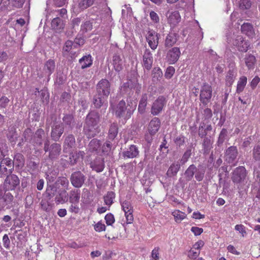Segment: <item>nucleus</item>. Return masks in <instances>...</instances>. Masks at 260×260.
<instances>
[{
  "mask_svg": "<svg viewBox=\"0 0 260 260\" xmlns=\"http://www.w3.org/2000/svg\"><path fill=\"white\" fill-rule=\"evenodd\" d=\"M227 133H228V132H227L226 129L225 128H223L221 131L219 136V137H218V142H217L218 143V145H221L223 143V142L224 141V140L225 139V137L227 136Z\"/></svg>",
  "mask_w": 260,
  "mask_h": 260,
  "instance_id": "nucleus-50",
  "label": "nucleus"
},
{
  "mask_svg": "<svg viewBox=\"0 0 260 260\" xmlns=\"http://www.w3.org/2000/svg\"><path fill=\"white\" fill-rule=\"evenodd\" d=\"M11 160L7 159H4L2 160L0 164V171L6 175H9V173L11 174Z\"/></svg>",
  "mask_w": 260,
  "mask_h": 260,
  "instance_id": "nucleus-21",
  "label": "nucleus"
},
{
  "mask_svg": "<svg viewBox=\"0 0 260 260\" xmlns=\"http://www.w3.org/2000/svg\"><path fill=\"white\" fill-rule=\"evenodd\" d=\"M247 172L245 168L243 166L238 167L234 171L232 180L235 183H239L244 181Z\"/></svg>",
  "mask_w": 260,
  "mask_h": 260,
  "instance_id": "nucleus-9",
  "label": "nucleus"
},
{
  "mask_svg": "<svg viewBox=\"0 0 260 260\" xmlns=\"http://www.w3.org/2000/svg\"><path fill=\"white\" fill-rule=\"evenodd\" d=\"M55 191V189H54L53 188H47L46 191V197L45 198L51 200V198H52L54 197Z\"/></svg>",
  "mask_w": 260,
  "mask_h": 260,
  "instance_id": "nucleus-56",
  "label": "nucleus"
},
{
  "mask_svg": "<svg viewBox=\"0 0 260 260\" xmlns=\"http://www.w3.org/2000/svg\"><path fill=\"white\" fill-rule=\"evenodd\" d=\"M74 45L73 42L69 40L65 43L62 49L63 56L71 58L75 56L76 51L74 50V49L76 47H74Z\"/></svg>",
  "mask_w": 260,
  "mask_h": 260,
  "instance_id": "nucleus-16",
  "label": "nucleus"
},
{
  "mask_svg": "<svg viewBox=\"0 0 260 260\" xmlns=\"http://www.w3.org/2000/svg\"><path fill=\"white\" fill-rule=\"evenodd\" d=\"M63 132V125L60 123H55L52 127L51 137L55 141L59 140Z\"/></svg>",
  "mask_w": 260,
  "mask_h": 260,
  "instance_id": "nucleus-17",
  "label": "nucleus"
},
{
  "mask_svg": "<svg viewBox=\"0 0 260 260\" xmlns=\"http://www.w3.org/2000/svg\"><path fill=\"white\" fill-rule=\"evenodd\" d=\"M94 228L95 231L98 232H101L105 231L106 226L101 221H99L96 224L94 225Z\"/></svg>",
  "mask_w": 260,
  "mask_h": 260,
  "instance_id": "nucleus-55",
  "label": "nucleus"
},
{
  "mask_svg": "<svg viewBox=\"0 0 260 260\" xmlns=\"http://www.w3.org/2000/svg\"><path fill=\"white\" fill-rule=\"evenodd\" d=\"M51 26L53 29H60L63 27L62 21L58 17L54 18L52 21Z\"/></svg>",
  "mask_w": 260,
  "mask_h": 260,
  "instance_id": "nucleus-42",
  "label": "nucleus"
},
{
  "mask_svg": "<svg viewBox=\"0 0 260 260\" xmlns=\"http://www.w3.org/2000/svg\"><path fill=\"white\" fill-rule=\"evenodd\" d=\"M167 16L168 17V21L171 25H175L180 21V15L177 11L168 12Z\"/></svg>",
  "mask_w": 260,
  "mask_h": 260,
  "instance_id": "nucleus-22",
  "label": "nucleus"
},
{
  "mask_svg": "<svg viewBox=\"0 0 260 260\" xmlns=\"http://www.w3.org/2000/svg\"><path fill=\"white\" fill-rule=\"evenodd\" d=\"M100 120L99 114L95 111L90 112L86 116L84 133L88 138L94 137L100 132L98 125Z\"/></svg>",
  "mask_w": 260,
  "mask_h": 260,
  "instance_id": "nucleus-2",
  "label": "nucleus"
},
{
  "mask_svg": "<svg viewBox=\"0 0 260 260\" xmlns=\"http://www.w3.org/2000/svg\"><path fill=\"white\" fill-rule=\"evenodd\" d=\"M172 215L174 217L175 221L176 222H180L182 220L185 218L186 215L184 212L180 210H176L172 213Z\"/></svg>",
  "mask_w": 260,
  "mask_h": 260,
  "instance_id": "nucleus-41",
  "label": "nucleus"
},
{
  "mask_svg": "<svg viewBox=\"0 0 260 260\" xmlns=\"http://www.w3.org/2000/svg\"><path fill=\"white\" fill-rule=\"evenodd\" d=\"M115 197V194L113 191H109L104 197V202L106 205L111 206L113 203V199Z\"/></svg>",
  "mask_w": 260,
  "mask_h": 260,
  "instance_id": "nucleus-44",
  "label": "nucleus"
},
{
  "mask_svg": "<svg viewBox=\"0 0 260 260\" xmlns=\"http://www.w3.org/2000/svg\"><path fill=\"white\" fill-rule=\"evenodd\" d=\"M235 229L236 231H239L240 233L242 234L243 237L246 234V232L245 229V227L242 224H237L235 226Z\"/></svg>",
  "mask_w": 260,
  "mask_h": 260,
  "instance_id": "nucleus-63",
  "label": "nucleus"
},
{
  "mask_svg": "<svg viewBox=\"0 0 260 260\" xmlns=\"http://www.w3.org/2000/svg\"><path fill=\"white\" fill-rule=\"evenodd\" d=\"M180 55L179 48L174 47L170 50L167 54V57L170 63H175L179 59Z\"/></svg>",
  "mask_w": 260,
  "mask_h": 260,
  "instance_id": "nucleus-18",
  "label": "nucleus"
},
{
  "mask_svg": "<svg viewBox=\"0 0 260 260\" xmlns=\"http://www.w3.org/2000/svg\"><path fill=\"white\" fill-rule=\"evenodd\" d=\"M175 73V69L173 67L170 66L166 69L165 76L167 79H170Z\"/></svg>",
  "mask_w": 260,
  "mask_h": 260,
  "instance_id": "nucleus-53",
  "label": "nucleus"
},
{
  "mask_svg": "<svg viewBox=\"0 0 260 260\" xmlns=\"http://www.w3.org/2000/svg\"><path fill=\"white\" fill-rule=\"evenodd\" d=\"M180 168V165L178 162L172 164L167 171V175L170 177L175 176L179 171Z\"/></svg>",
  "mask_w": 260,
  "mask_h": 260,
  "instance_id": "nucleus-38",
  "label": "nucleus"
},
{
  "mask_svg": "<svg viewBox=\"0 0 260 260\" xmlns=\"http://www.w3.org/2000/svg\"><path fill=\"white\" fill-rule=\"evenodd\" d=\"M68 196L71 204L78 203L80 198V190L78 189L72 190Z\"/></svg>",
  "mask_w": 260,
  "mask_h": 260,
  "instance_id": "nucleus-29",
  "label": "nucleus"
},
{
  "mask_svg": "<svg viewBox=\"0 0 260 260\" xmlns=\"http://www.w3.org/2000/svg\"><path fill=\"white\" fill-rule=\"evenodd\" d=\"M204 171H200L197 170V172H195V178L198 181H202L204 177Z\"/></svg>",
  "mask_w": 260,
  "mask_h": 260,
  "instance_id": "nucleus-62",
  "label": "nucleus"
},
{
  "mask_svg": "<svg viewBox=\"0 0 260 260\" xmlns=\"http://www.w3.org/2000/svg\"><path fill=\"white\" fill-rule=\"evenodd\" d=\"M159 247H155L152 251L151 252V257L153 260H158L159 259Z\"/></svg>",
  "mask_w": 260,
  "mask_h": 260,
  "instance_id": "nucleus-58",
  "label": "nucleus"
},
{
  "mask_svg": "<svg viewBox=\"0 0 260 260\" xmlns=\"http://www.w3.org/2000/svg\"><path fill=\"white\" fill-rule=\"evenodd\" d=\"M238 155V150L235 146H231L229 147L225 151V160L230 164L233 163L236 160Z\"/></svg>",
  "mask_w": 260,
  "mask_h": 260,
  "instance_id": "nucleus-12",
  "label": "nucleus"
},
{
  "mask_svg": "<svg viewBox=\"0 0 260 260\" xmlns=\"http://www.w3.org/2000/svg\"><path fill=\"white\" fill-rule=\"evenodd\" d=\"M84 176L80 172H76L72 174L71 181L75 187H80L84 182Z\"/></svg>",
  "mask_w": 260,
  "mask_h": 260,
  "instance_id": "nucleus-13",
  "label": "nucleus"
},
{
  "mask_svg": "<svg viewBox=\"0 0 260 260\" xmlns=\"http://www.w3.org/2000/svg\"><path fill=\"white\" fill-rule=\"evenodd\" d=\"M150 17L151 20L154 22V23H158L159 21V18L158 15V14L155 13L154 11H151L150 12Z\"/></svg>",
  "mask_w": 260,
  "mask_h": 260,
  "instance_id": "nucleus-60",
  "label": "nucleus"
},
{
  "mask_svg": "<svg viewBox=\"0 0 260 260\" xmlns=\"http://www.w3.org/2000/svg\"><path fill=\"white\" fill-rule=\"evenodd\" d=\"M121 205L124 212L126 223L129 224L132 223L134 220L133 215V208L131 202L128 201H124L121 203Z\"/></svg>",
  "mask_w": 260,
  "mask_h": 260,
  "instance_id": "nucleus-10",
  "label": "nucleus"
},
{
  "mask_svg": "<svg viewBox=\"0 0 260 260\" xmlns=\"http://www.w3.org/2000/svg\"><path fill=\"white\" fill-rule=\"evenodd\" d=\"M75 144V139L73 135H69L65 139L63 147L64 151L67 152L69 149L73 147Z\"/></svg>",
  "mask_w": 260,
  "mask_h": 260,
  "instance_id": "nucleus-30",
  "label": "nucleus"
},
{
  "mask_svg": "<svg viewBox=\"0 0 260 260\" xmlns=\"http://www.w3.org/2000/svg\"><path fill=\"white\" fill-rule=\"evenodd\" d=\"M7 137L12 142L14 141L16 139V133L14 126H11L9 127Z\"/></svg>",
  "mask_w": 260,
  "mask_h": 260,
  "instance_id": "nucleus-46",
  "label": "nucleus"
},
{
  "mask_svg": "<svg viewBox=\"0 0 260 260\" xmlns=\"http://www.w3.org/2000/svg\"><path fill=\"white\" fill-rule=\"evenodd\" d=\"M204 245V242L202 240H199L195 243L191 248L195 250H199L200 251L201 248Z\"/></svg>",
  "mask_w": 260,
  "mask_h": 260,
  "instance_id": "nucleus-61",
  "label": "nucleus"
},
{
  "mask_svg": "<svg viewBox=\"0 0 260 260\" xmlns=\"http://www.w3.org/2000/svg\"><path fill=\"white\" fill-rule=\"evenodd\" d=\"M227 42L230 45L235 46L242 52L247 51L249 46L248 42L245 41L241 35H233L232 38H228Z\"/></svg>",
  "mask_w": 260,
  "mask_h": 260,
  "instance_id": "nucleus-3",
  "label": "nucleus"
},
{
  "mask_svg": "<svg viewBox=\"0 0 260 260\" xmlns=\"http://www.w3.org/2000/svg\"><path fill=\"white\" fill-rule=\"evenodd\" d=\"M40 205L42 210L49 212L51 210L54 205L52 201L44 198L41 200Z\"/></svg>",
  "mask_w": 260,
  "mask_h": 260,
  "instance_id": "nucleus-32",
  "label": "nucleus"
},
{
  "mask_svg": "<svg viewBox=\"0 0 260 260\" xmlns=\"http://www.w3.org/2000/svg\"><path fill=\"white\" fill-rule=\"evenodd\" d=\"M94 0H81L79 3V7L81 10H84L91 6Z\"/></svg>",
  "mask_w": 260,
  "mask_h": 260,
  "instance_id": "nucleus-47",
  "label": "nucleus"
},
{
  "mask_svg": "<svg viewBox=\"0 0 260 260\" xmlns=\"http://www.w3.org/2000/svg\"><path fill=\"white\" fill-rule=\"evenodd\" d=\"M85 153L83 151H75L71 154L70 156V163L73 165L76 164L78 161L82 160Z\"/></svg>",
  "mask_w": 260,
  "mask_h": 260,
  "instance_id": "nucleus-24",
  "label": "nucleus"
},
{
  "mask_svg": "<svg viewBox=\"0 0 260 260\" xmlns=\"http://www.w3.org/2000/svg\"><path fill=\"white\" fill-rule=\"evenodd\" d=\"M237 76L236 72L234 70H230L225 77V84L228 86H231L235 81Z\"/></svg>",
  "mask_w": 260,
  "mask_h": 260,
  "instance_id": "nucleus-35",
  "label": "nucleus"
},
{
  "mask_svg": "<svg viewBox=\"0 0 260 260\" xmlns=\"http://www.w3.org/2000/svg\"><path fill=\"white\" fill-rule=\"evenodd\" d=\"M247 78L244 76H241L239 78L237 85L236 92L237 93H240L244 90L247 84Z\"/></svg>",
  "mask_w": 260,
  "mask_h": 260,
  "instance_id": "nucleus-34",
  "label": "nucleus"
},
{
  "mask_svg": "<svg viewBox=\"0 0 260 260\" xmlns=\"http://www.w3.org/2000/svg\"><path fill=\"white\" fill-rule=\"evenodd\" d=\"M105 219L107 224L108 225H111L115 221L114 217L111 213L107 214L105 217Z\"/></svg>",
  "mask_w": 260,
  "mask_h": 260,
  "instance_id": "nucleus-54",
  "label": "nucleus"
},
{
  "mask_svg": "<svg viewBox=\"0 0 260 260\" xmlns=\"http://www.w3.org/2000/svg\"><path fill=\"white\" fill-rule=\"evenodd\" d=\"M68 200V193L66 190L60 191L55 198V202L56 204H63Z\"/></svg>",
  "mask_w": 260,
  "mask_h": 260,
  "instance_id": "nucleus-31",
  "label": "nucleus"
},
{
  "mask_svg": "<svg viewBox=\"0 0 260 260\" xmlns=\"http://www.w3.org/2000/svg\"><path fill=\"white\" fill-rule=\"evenodd\" d=\"M146 39L151 49H156L158 44V34L153 30H149L146 35Z\"/></svg>",
  "mask_w": 260,
  "mask_h": 260,
  "instance_id": "nucleus-11",
  "label": "nucleus"
},
{
  "mask_svg": "<svg viewBox=\"0 0 260 260\" xmlns=\"http://www.w3.org/2000/svg\"><path fill=\"white\" fill-rule=\"evenodd\" d=\"M245 63L249 69H253L255 62V58L252 55H248L245 57Z\"/></svg>",
  "mask_w": 260,
  "mask_h": 260,
  "instance_id": "nucleus-43",
  "label": "nucleus"
},
{
  "mask_svg": "<svg viewBox=\"0 0 260 260\" xmlns=\"http://www.w3.org/2000/svg\"><path fill=\"white\" fill-rule=\"evenodd\" d=\"M212 95V87L207 83H204L200 90V100L201 103L204 105H207L210 102Z\"/></svg>",
  "mask_w": 260,
  "mask_h": 260,
  "instance_id": "nucleus-5",
  "label": "nucleus"
},
{
  "mask_svg": "<svg viewBox=\"0 0 260 260\" xmlns=\"http://www.w3.org/2000/svg\"><path fill=\"white\" fill-rule=\"evenodd\" d=\"M55 69V62L53 60H48L45 64L43 71L48 77L52 74Z\"/></svg>",
  "mask_w": 260,
  "mask_h": 260,
  "instance_id": "nucleus-27",
  "label": "nucleus"
},
{
  "mask_svg": "<svg viewBox=\"0 0 260 260\" xmlns=\"http://www.w3.org/2000/svg\"><path fill=\"white\" fill-rule=\"evenodd\" d=\"M160 126V120L157 117L152 118L148 126V133L145 135V139L148 143H151L152 137L158 132Z\"/></svg>",
  "mask_w": 260,
  "mask_h": 260,
  "instance_id": "nucleus-4",
  "label": "nucleus"
},
{
  "mask_svg": "<svg viewBox=\"0 0 260 260\" xmlns=\"http://www.w3.org/2000/svg\"><path fill=\"white\" fill-rule=\"evenodd\" d=\"M4 185L6 189H15L16 186V176L14 174L8 175L5 179Z\"/></svg>",
  "mask_w": 260,
  "mask_h": 260,
  "instance_id": "nucleus-19",
  "label": "nucleus"
},
{
  "mask_svg": "<svg viewBox=\"0 0 260 260\" xmlns=\"http://www.w3.org/2000/svg\"><path fill=\"white\" fill-rule=\"evenodd\" d=\"M196 172H197V167L194 165H190L184 173L187 180H191L193 175L195 174Z\"/></svg>",
  "mask_w": 260,
  "mask_h": 260,
  "instance_id": "nucleus-39",
  "label": "nucleus"
},
{
  "mask_svg": "<svg viewBox=\"0 0 260 260\" xmlns=\"http://www.w3.org/2000/svg\"><path fill=\"white\" fill-rule=\"evenodd\" d=\"M128 88L131 90L133 89L135 90L137 93H139L141 90V86L138 83V81L136 80H129L123 84L121 86V90H123V91L127 92Z\"/></svg>",
  "mask_w": 260,
  "mask_h": 260,
  "instance_id": "nucleus-14",
  "label": "nucleus"
},
{
  "mask_svg": "<svg viewBox=\"0 0 260 260\" xmlns=\"http://www.w3.org/2000/svg\"><path fill=\"white\" fill-rule=\"evenodd\" d=\"M59 184L61 185L63 187L65 188H68L69 182L68 179L66 177H59L57 180Z\"/></svg>",
  "mask_w": 260,
  "mask_h": 260,
  "instance_id": "nucleus-57",
  "label": "nucleus"
},
{
  "mask_svg": "<svg viewBox=\"0 0 260 260\" xmlns=\"http://www.w3.org/2000/svg\"><path fill=\"white\" fill-rule=\"evenodd\" d=\"M251 3L250 0H240L239 7L242 9H248L250 8Z\"/></svg>",
  "mask_w": 260,
  "mask_h": 260,
  "instance_id": "nucleus-51",
  "label": "nucleus"
},
{
  "mask_svg": "<svg viewBox=\"0 0 260 260\" xmlns=\"http://www.w3.org/2000/svg\"><path fill=\"white\" fill-rule=\"evenodd\" d=\"M91 167L97 172H102L105 168L104 159L98 157L91 164Z\"/></svg>",
  "mask_w": 260,
  "mask_h": 260,
  "instance_id": "nucleus-23",
  "label": "nucleus"
},
{
  "mask_svg": "<svg viewBox=\"0 0 260 260\" xmlns=\"http://www.w3.org/2000/svg\"><path fill=\"white\" fill-rule=\"evenodd\" d=\"M253 157L256 161L260 160V146L257 145L253 148Z\"/></svg>",
  "mask_w": 260,
  "mask_h": 260,
  "instance_id": "nucleus-52",
  "label": "nucleus"
},
{
  "mask_svg": "<svg viewBox=\"0 0 260 260\" xmlns=\"http://www.w3.org/2000/svg\"><path fill=\"white\" fill-rule=\"evenodd\" d=\"M118 134V126L117 123H113L111 124L110 125L109 130V134H108V139L111 140H113L114 138L116 137Z\"/></svg>",
  "mask_w": 260,
  "mask_h": 260,
  "instance_id": "nucleus-40",
  "label": "nucleus"
},
{
  "mask_svg": "<svg viewBox=\"0 0 260 260\" xmlns=\"http://www.w3.org/2000/svg\"><path fill=\"white\" fill-rule=\"evenodd\" d=\"M200 254L199 250H195L191 248L187 253V256L190 260H196Z\"/></svg>",
  "mask_w": 260,
  "mask_h": 260,
  "instance_id": "nucleus-48",
  "label": "nucleus"
},
{
  "mask_svg": "<svg viewBox=\"0 0 260 260\" xmlns=\"http://www.w3.org/2000/svg\"><path fill=\"white\" fill-rule=\"evenodd\" d=\"M191 149H187L183 154L182 158L180 159L181 165H183L188 160L189 158L191 156Z\"/></svg>",
  "mask_w": 260,
  "mask_h": 260,
  "instance_id": "nucleus-49",
  "label": "nucleus"
},
{
  "mask_svg": "<svg viewBox=\"0 0 260 260\" xmlns=\"http://www.w3.org/2000/svg\"><path fill=\"white\" fill-rule=\"evenodd\" d=\"M178 40V35L173 32H170L166 37L165 39V46L172 47Z\"/></svg>",
  "mask_w": 260,
  "mask_h": 260,
  "instance_id": "nucleus-28",
  "label": "nucleus"
},
{
  "mask_svg": "<svg viewBox=\"0 0 260 260\" xmlns=\"http://www.w3.org/2000/svg\"><path fill=\"white\" fill-rule=\"evenodd\" d=\"M241 31L249 37L252 38L255 34L252 25L248 22L244 23L241 25Z\"/></svg>",
  "mask_w": 260,
  "mask_h": 260,
  "instance_id": "nucleus-26",
  "label": "nucleus"
},
{
  "mask_svg": "<svg viewBox=\"0 0 260 260\" xmlns=\"http://www.w3.org/2000/svg\"><path fill=\"white\" fill-rule=\"evenodd\" d=\"M152 75L153 80L154 81H158L162 76V72L159 68H154L152 70Z\"/></svg>",
  "mask_w": 260,
  "mask_h": 260,
  "instance_id": "nucleus-45",
  "label": "nucleus"
},
{
  "mask_svg": "<svg viewBox=\"0 0 260 260\" xmlns=\"http://www.w3.org/2000/svg\"><path fill=\"white\" fill-rule=\"evenodd\" d=\"M92 28V24L89 21H86L81 25V29L85 32L91 30Z\"/></svg>",
  "mask_w": 260,
  "mask_h": 260,
  "instance_id": "nucleus-59",
  "label": "nucleus"
},
{
  "mask_svg": "<svg viewBox=\"0 0 260 260\" xmlns=\"http://www.w3.org/2000/svg\"><path fill=\"white\" fill-rule=\"evenodd\" d=\"M128 106L129 107V108H127V106H126L125 102L123 100H121L117 104L111 103L112 112L118 118H129L136 108L137 102H131V105L128 104Z\"/></svg>",
  "mask_w": 260,
  "mask_h": 260,
  "instance_id": "nucleus-1",
  "label": "nucleus"
},
{
  "mask_svg": "<svg viewBox=\"0 0 260 260\" xmlns=\"http://www.w3.org/2000/svg\"><path fill=\"white\" fill-rule=\"evenodd\" d=\"M63 120L66 124L71 126L73 122V117L71 115H67L64 116Z\"/></svg>",
  "mask_w": 260,
  "mask_h": 260,
  "instance_id": "nucleus-64",
  "label": "nucleus"
},
{
  "mask_svg": "<svg viewBox=\"0 0 260 260\" xmlns=\"http://www.w3.org/2000/svg\"><path fill=\"white\" fill-rule=\"evenodd\" d=\"M44 151H49V157L50 159L57 158L61 151V145L57 143H53L49 146V141H46L44 144Z\"/></svg>",
  "mask_w": 260,
  "mask_h": 260,
  "instance_id": "nucleus-6",
  "label": "nucleus"
},
{
  "mask_svg": "<svg viewBox=\"0 0 260 260\" xmlns=\"http://www.w3.org/2000/svg\"><path fill=\"white\" fill-rule=\"evenodd\" d=\"M138 148L134 145H132L129 147L123 152V156L124 158H133L139 155Z\"/></svg>",
  "mask_w": 260,
  "mask_h": 260,
  "instance_id": "nucleus-20",
  "label": "nucleus"
},
{
  "mask_svg": "<svg viewBox=\"0 0 260 260\" xmlns=\"http://www.w3.org/2000/svg\"><path fill=\"white\" fill-rule=\"evenodd\" d=\"M100 146V141L96 139H93L90 142L88 145V150L90 152H98Z\"/></svg>",
  "mask_w": 260,
  "mask_h": 260,
  "instance_id": "nucleus-37",
  "label": "nucleus"
},
{
  "mask_svg": "<svg viewBox=\"0 0 260 260\" xmlns=\"http://www.w3.org/2000/svg\"><path fill=\"white\" fill-rule=\"evenodd\" d=\"M96 92L107 98L110 92V84L106 79H102L96 85Z\"/></svg>",
  "mask_w": 260,
  "mask_h": 260,
  "instance_id": "nucleus-8",
  "label": "nucleus"
},
{
  "mask_svg": "<svg viewBox=\"0 0 260 260\" xmlns=\"http://www.w3.org/2000/svg\"><path fill=\"white\" fill-rule=\"evenodd\" d=\"M106 99L107 98L103 97V95L97 93L94 95L93 99V104L94 107L96 108H100L103 105Z\"/></svg>",
  "mask_w": 260,
  "mask_h": 260,
  "instance_id": "nucleus-36",
  "label": "nucleus"
},
{
  "mask_svg": "<svg viewBox=\"0 0 260 260\" xmlns=\"http://www.w3.org/2000/svg\"><path fill=\"white\" fill-rule=\"evenodd\" d=\"M79 63L82 69L90 67L92 63L91 56L90 54L84 56L79 60Z\"/></svg>",
  "mask_w": 260,
  "mask_h": 260,
  "instance_id": "nucleus-33",
  "label": "nucleus"
},
{
  "mask_svg": "<svg viewBox=\"0 0 260 260\" xmlns=\"http://www.w3.org/2000/svg\"><path fill=\"white\" fill-rule=\"evenodd\" d=\"M112 63L116 71L119 72L122 69L123 61L120 55L116 53L113 55Z\"/></svg>",
  "mask_w": 260,
  "mask_h": 260,
  "instance_id": "nucleus-25",
  "label": "nucleus"
},
{
  "mask_svg": "<svg viewBox=\"0 0 260 260\" xmlns=\"http://www.w3.org/2000/svg\"><path fill=\"white\" fill-rule=\"evenodd\" d=\"M152 54L149 49H146L143 56V66L145 69L149 70L152 67Z\"/></svg>",
  "mask_w": 260,
  "mask_h": 260,
  "instance_id": "nucleus-15",
  "label": "nucleus"
},
{
  "mask_svg": "<svg viewBox=\"0 0 260 260\" xmlns=\"http://www.w3.org/2000/svg\"><path fill=\"white\" fill-rule=\"evenodd\" d=\"M166 104V100L164 96H159L153 103L151 109V113L154 116L158 115L163 110Z\"/></svg>",
  "mask_w": 260,
  "mask_h": 260,
  "instance_id": "nucleus-7",
  "label": "nucleus"
}]
</instances>
